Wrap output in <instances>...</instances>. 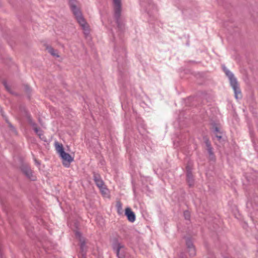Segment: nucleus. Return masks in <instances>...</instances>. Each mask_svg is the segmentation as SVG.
Wrapping results in <instances>:
<instances>
[{"instance_id":"f257e3e1","label":"nucleus","mask_w":258,"mask_h":258,"mask_svg":"<svg viewBox=\"0 0 258 258\" xmlns=\"http://www.w3.org/2000/svg\"><path fill=\"white\" fill-rule=\"evenodd\" d=\"M71 10L75 15L76 20L84 30V34L88 35L89 33V29L85 20L82 16V13L79 9L76 6L75 0H69Z\"/></svg>"},{"instance_id":"f03ea898","label":"nucleus","mask_w":258,"mask_h":258,"mask_svg":"<svg viewBox=\"0 0 258 258\" xmlns=\"http://www.w3.org/2000/svg\"><path fill=\"white\" fill-rule=\"evenodd\" d=\"M223 70L226 76L229 78L231 86L234 90L235 98L236 99L240 98L241 97V92L238 86L236 79L235 78L232 73H231L225 67H223Z\"/></svg>"},{"instance_id":"7ed1b4c3","label":"nucleus","mask_w":258,"mask_h":258,"mask_svg":"<svg viewBox=\"0 0 258 258\" xmlns=\"http://www.w3.org/2000/svg\"><path fill=\"white\" fill-rule=\"evenodd\" d=\"M55 147L57 152L62 159L63 165L65 167H68L70 163L74 160L73 158L69 154L64 151L62 144L55 142Z\"/></svg>"},{"instance_id":"20e7f679","label":"nucleus","mask_w":258,"mask_h":258,"mask_svg":"<svg viewBox=\"0 0 258 258\" xmlns=\"http://www.w3.org/2000/svg\"><path fill=\"white\" fill-rule=\"evenodd\" d=\"M113 8L114 11V15L116 18V23L119 29H121V25L120 24L119 18L121 11V0H112Z\"/></svg>"},{"instance_id":"39448f33","label":"nucleus","mask_w":258,"mask_h":258,"mask_svg":"<svg viewBox=\"0 0 258 258\" xmlns=\"http://www.w3.org/2000/svg\"><path fill=\"white\" fill-rule=\"evenodd\" d=\"M113 249L116 251L118 258H124L125 256V248L123 245L118 242L113 244Z\"/></svg>"},{"instance_id":"423d86ee","label":"nucleus","mask_w":258,"mask_h":258,"mask_svg":"<svg viewBox=\"0 0 258 258\" xmlns=\"http://www.w3.org/2000/svg\"><path fill=\"white\" fill-rule=\"evenodd\" d=\"M22 170L24 174L31 180H35L36 177L33 174V172L28 166H23Z\"/></svg>"},{"instance_id":"0eeeda50","label":"nucleus","mask_w":258,"mask_h":258,"mask_svg":"<svg viewBox=\"0 0 258 258\" xmlns=\"http://www.w3.org/2000/svg\"><path fill=\"white\" fill-rule=\"evenodd\" d=\"M186 245L187 247V250L189 252L190 256H194L196 255V249L193 245L192 242L189 239L186 240Z\"/></svg>"},{"instance_id":"6e6552de","label":"nucleus","mask_w":258,"mask_h":258,"mask_svg":"<svg viewBox=\"0 0 258 258\" xmlns=\"http://www.w3.org/2000/svg\"><path fill=\"white\" fill-rule=\"evenodd\" d=\"M191 167L189 164L186 166V176L187 181L189 186H192L194 184V178L191 172Z\"/></svg>"},{"instance_id":"1a4fd4ad","label":"nucleus","mask_w":258,"mask_h":258,"mask_svg":"<svg viewBox=\"0 0 258 258\" xmlns=\"http://www.w3.org/2000/svg\"><path fill=\"white\" fill-rule=\"evenodd\" d=\"M93 177L95 184L97 185V186L99 188V189L105 185L104 181L101 178V176L99 174L94 173Z\"/></svg>"},{"instance_id":"9d476101","label":"nucleus","mask_w":258,"mask_h":258,"mask_svg":"<svg viewBox=\"0 0 258 258\" xmlns=\"http://www.w3.org/2000/svg\"><path fill=\"white\" fill-rule=\"evenodd\" d=\"M125 215L127 216V219L130 222H134L135 221V215L130 208H126L125 209Z\"/></svg>"},{"instance_id":"9b49d317","label":"nucleus","mask_w":258,"mask_h":258,"mask_svg":"<svg viewBox=\"0 0 258 258\" xmlns=\"http://www.w3.org/2000/svg\"><path fill=\"white\" fill-rule=\"evenodd\" d=\"M75 235L76 237L79 239V240L80 242V247L82 251L84 249V246H85V239L82 236L81 234L79 231H76L75 232Z\"/></svg>"},{"instance_id":"f8f14e48","label":"nucleus","mask_w":258,"mask_h":258,"mask_svg":"<svg viewBox=\"0 0 258 258\" xmlns=\"http://www.w3.org/2000/svg\"><path fill=\"white\" fill-rule=\"evenodd\" d=\"M141 6L145 9V11L150 15L151 14V9H154L155 8L154 4L151 3H149L147 6L144 4H141Z\"/></svg>"},{"instance_id":"ddd939ff","label":"nucleus","mask_w":258,"mask_h":258,"mask_svg":"<svg viewBox=\"0 0 258 258\" xmlns=\"http://www.w3.org/2000/svg\"><path fill=\"white\" fill-rule=\"evenodd\" d=\"M205 143L206 145V147L207 148V150L208 151L209 156L211 158V159H214V154L212 152V149L211 147L210 143L208 140L206 139L205 141Z\"/></svg>"},{"instance_id":"4468645a","label":"nucleus","mask_w":258,"mask_h":258,"mask_svg":"<svg viewBox=\"0 0 258 258\" xmlns=\"http://www.w3.org/2000/svg\"><path fill=\"white\" fill-rule=\"evenodd\" d=\"M99 190L104 197L109 198V191L107 188L106 186L105 185L102 187L99 188Z\"/></svg>"},{"instance_id":"2eb2a0df","label":"nucleus","mask_w":258,"mask_h":258,"mask_svg":"<svg viewBox=\"0 0 258 258\" xmlns=\"http://www.w3.org/2000/svg\"><path fill=\"white\" fill-rule=\"evenodd\" d=\"M47 50L48 52L49 53H50L52 55L55 56V57H59L57 51L56 50H54L51 47H47Z\"/></svg>"},{"instance_id":"dca6fc26","label":"nucleus","mask_w":258,"mask_h":258,"mask_svg":"<svg viewBox=\"0 0 258 258\" xmlns=\"http://www.w3.org/2000/svg\"><path fill=\"white\" fill-rule=\"evenodd\" d=\"M30 123L32 125L33 128L36 134H37L38 136L40 137L41 135V131L37 127L36 124L32 122L31 120H30Z\"/></svg>"},{"instance_id":"f3484780","label":"nucleus","mask_w":258,"mask_h":258,"mask_svg":"<svg viewBox=\"0 0 258 258\" xmlns=\"http://www.w3.org/2000/svg\"><path fill=\"white\" fill-rule=\"evenodd\" d=\"M214 133L215 134L216 137L220 140L221 138V136L220 135V133H219V131L218 127H216L214 129Z\"/></svg>"},{"instance_id":"a211bd4d","label":"nucleus","mask_w":258,"mask_h":258,"mask_svg":"<svg viewBox=\"0 0 258 258\" xmlns=\"http://www.w3.org/2000/svg\"><path fill=\"white\" fill-rule=\"evenodd\" d=\"M116 207L117 208L118 213L121 214V211L122 210V206L120 203L118 202L116 204Z\"/></svg>"},{"instance_id":"6ab92c4d","label":"nucleus","mask_w":258,"mask_h":258,"mask_svg":"<svg viewBox=\"0 0 258 258\" xmlns=\"http://www.w3.org/2000/svg\"><path fill=\"white\" fill-rule=\"evenodd\" d=\"M184 216L185 219L186 220H189L190 218V214L189 212L187 211H186L184 212Z\"/></svg>"},{"instance_id":"aec40b11","label":"nucleus","mask_w":258,"mask_h":258,"mask_svg":"<svg viewBox=\"0 0 258 258\" xmlns=\"http://www.w3.org/2000/svg\"><path fill=\"white\" fill-rule=\"evenodd\" d=\"M4 85L6 87V88L7 89V90H9V88H8V86L7 85V84L6 83L4 84Z\"/></svg>"},{"instance_id":"412c9836","label":"nucleus","mask_w":258,"mask_h":258,"mask_svg":"<svg viewBox=\"0 0 258 258\" xmlns=\"http://www.w3.org/2000/svg\"><path fill=\"white\" fill-rule=\"evenodd\" d=\"M35 163H36V164H39V163L37 161H36V160H35Z\"/></svg>"},{"instance_id":"4be33fe9","label":"nucleus","mask_w":258,"mask_h":258,"mask_svg":"<svg viewBox=\"0 0 258 258\" xmlns=\"http://www.w3.org/2000/svg\"><path fill=\"white\" fill-rule=\"evenodd\" d=\"M10 126L11 127H13V126H12L11 124H10Z\"/></svg>"}]
</instances>
